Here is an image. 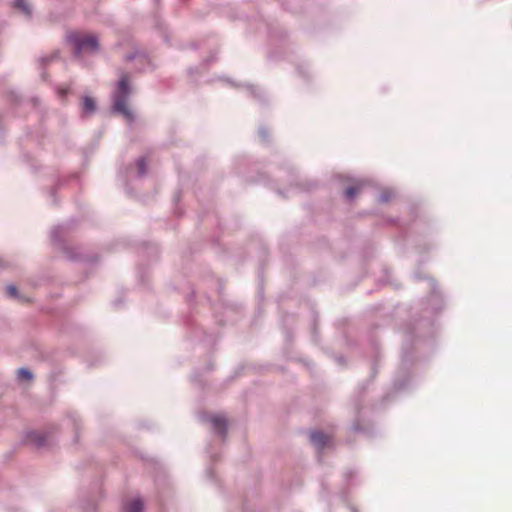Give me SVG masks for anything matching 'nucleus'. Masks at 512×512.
Masks as SVG:
<instances>
[{"label": "nucleus", "instance_id": "5", "mask_svg": "<svg viewBox=\"0 0 512 512\" xmlns=\"http://www.w3.org/2000/svg\"><path fill=\"white\" fill-rule=\"evenodd\" d=\"M96 110V103L93 98L91 97H84L83 98V104H82V111L85 115H90Z\"/></svg>", "mask_w": 512, "mask_h": 512}, {"label": "nucleus", "instance_id": "7", "mask_svg": "<svg viewBox=\"0 0 512 512\" xmlns=\"http://www.w3.org/2000/svg\"><path fill=\"white\" fill-rule=\"evenodd\" d=\"M362 184L361 183H357L349 188H347L345 194L347 196V198H350L352 199L355 195H357L360 190L362 189Z\"/></svg>", "mask_w": 512, "mask_h": 512}, {"label": "nucleus", "instance_id": "4", "mask_svg": "<svg viewBox=\"0 0 512 512\" xmlns=\"http://www.w3.org/2000/svg\"><path fill=\"white\" fill-rule=\"evenodd\" d=\"M311 442L315 446H326L330 444V437L320 431H313L310 434Z\"/></svg>", "mask_w": 512, "mask_h": 512}, {"label": "nucleus", "instance_id": "2", "mask_svg": "<svg viewBox=\"0 0 512 512\" xmlns=\"http://www.w3.org/2000/svg\"><path fill=\"white\" fill-rule=\"evenodd\" d=\"M128 81L127 75H123L120 78L117 91L114 95V109L121 113L128 121L132 122L134 115L127 103V97L130 92Z\"/></svg>", "mask_w": 512, "mask_h": 512}, {"label": "nucleus", "instance_id": "10", "mask_svg": "<svg viewBox=\"0 0 512 512\" xmlns=\"http://www.w3.org/2000/svg\"><path fill=\"white\" fill-rule=\"evenodd\" d=\"M138 169H139V174L140 175H144L146 173V160H145V158H141L138 161Z\"/></svg>", "mask_w": 512, "mask_h": 512}, {"label": "nucleus", "instance_id": "11", "mask_svg": "<svg viewBox=\"0 0 512 512\" xmlns=\"http://www.w3.org/2000/svg\"><path fill=\"white\" fill-rule=\"evenodd\" d=\"M6 290L10 297H18L17 288L15 286L9 285Z\"/></svg>", "mask_w": 512, "mask_h": 512}, {"label": "nucleus", "instance_id": "1", "mask_svg": "<svg viewBox=\"0 0 512 512\" xmlns=\"http://www.w3.org/2000/svg\"><path fill=\"white\" fill-rule=\"evenodd\" d=\"M68 41L78 56L83 53H95L99 50L98 38L93 34L72 32L68 35Z\"/></svg>", "mask_w": 512, "mask_h": 512}, {"label": "nucleus", "instance_id": "6", "mask_svg": "<svg viewBox=\"0 0 512 512\" xmlns=\"http://www.w3.org/2000/svg\"><path fill=\"white\" fill-rule=\"evenodd\" d=\"M142 507V501L139 498H135L131 500L129 503L125 504L124 510L125 512H141Z\"/></svg>", "mask_w": 512, "mask_h": 512}, {"label": "nucleus", "instance_id": "12", "mask_svg": "<svg viewBox=\"0 0 512 512\" xmlns=\"http://www.w3.org/2000/svg\"><path fill=\"white\" fill-rule=\"evenodd\" d=\"M59 92H60L62 95H64V94H66V92H67V91H66V90H60Z\"/></svg>", "mask_w": 512, "mask_h": 512}, {"label": "nucleus", "instance_id": "3", "mask_svg": "<svg viewBox=\"0 0 512 512\" xmlns=\"http://www.w3.org/2000/svg\"><path fill=\"white\" fill-rule=\"evenodd\" d=\"M207 420L217 434L221 436L225 435L228 424L226 418L223 415L212 414L208 417Z\"/></svg>", "mask_w": 512, "mask_h": 512}, {"label": "nucleus", "instance_id": "9", "mask_svg": "<svg viewBox=\"0 0 512 512\" xmlns=\"http://www.w3.org/2000/svg\"><path fill=\"white\" fill-rule=\"evenodd\" d=\"M15 6L24 11L26 14H30V8L25 0H15Z\"/></svg>", "mask_w": 512, "mask_h": 512}, {"label": "nucleus", "instance_id": "8", "mask_svg": "<svg viewBox=\"0 0 512 512\" xmlns=\"http://www.w3.org/2000/svg\"><path fill=\"white\" fill-rule=\"evenodd\" d=\"M17 374L20 380H31L33 378L32 373L26 368H20Z\"/></svg>", "mask_w": 512, "mask_h": 512}]
</instances>
